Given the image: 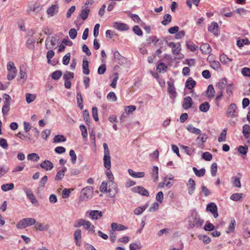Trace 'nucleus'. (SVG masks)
Masks as SVG:
<instances>
[{
  "label": "nucleus",
  "instance_id": "nucleus-2",
  "mask_svg": "<svg viewBox=\"0 0 250 250\" xmlns=\"http://www.w3.org/2000/svg\"><path fill=\"white\" fill-rule=\"evenodd\" d=\"M103 147L104 149V165L106 169L111 168V157L110 156V151L106 143H104Z\"/></svg>",
  "mask_w": 250,
  "mask_h": 250
},
{
  "label": "nucleus",
  "instance_id": "nucleus-22",
  "mask_svg": "<svg viewBox=\"0 0 250 250\" xmlns=\"http://www.w3.org/2000/svg\"><path fill=\"white\" fill-rule=\"evenodd\" d=\"M83 227L85 229L88 230V231L91 233H93L95 231L94 227L89 221H86L85 220V222L84 223Z\"/></svg>",
  "mask_w": 250,
  "mask_h": 250
},
{
  "label": "nucleus",
  "instance_id": "nucleus-58",
  "mask_svg": "<svg viewBox=\"0 0 250 250\" xmlns=\"http://www.w3.org/2000/svg\"><path fill=\"white\" fill-rule=\"evenodd\" d=\"M35 42V40H31L30 39H28L26 42L27 47L30 49H34L35 46L34 43Z\"/></svg>",
  "mask_w": 250,
  "mask_h": 250
},
{
  "label": "nucleus",
  "instance_id": "nucleus-52",
  "mask_svg": "<svg viewBox=\"0 0 250 250\" xmlns=\"http://www.w3.org/2000/svg\"><path fill=\"white\" fill-rule=\"evenodd\" d=\"M10 104H8L7 102L4 103V105L2 108V112L3 116H5L7 115L8 112L9 110Z\"/></svg>",
  "mask_w": 250,
  "mask_h": 250
},
{
  "label": "nucleus",
  "instance_id": "nucleus-48",
  "mask_svg": "<svg viewBox=\"0 0 250 250\" xmlns=\"http://www.w3.org/2000/svg\"><path fill=\"white\" fill-rule=\"evenodd\" d=\"M235 221L234 219H232L229 226L228 230L226 231L227 233H229L234 231L235 229Z\"/></svg>",
  "mask_w": 250,
  "mask_h": 250
},
{
  "label": "nucleus",
  "instance_id": "nucleus-5",
  "mask_svg": "<svg viewBox=\"0 0 250 250\" xmlns=\"http://www.w3.org/2000/svg\"><path fill=\"white\" fill-rule=\"evenodd\" d=\"M24 191L25 192L26 195L29 200L31 201V202L37 206L38 205V202L37 199L36 198L35 195L33 194L32 191L28 188H23Z\"/></svg>",
  "mask_w": 250,
  "mask_h": 250
},
{
  "label": "nucleus",
  "instance_id": "nucleus-9",
  "mask_svg": "<svg viewBox=\"0 0 250 250\" xmlns=\"http://www.w3.org/2000/svg\"><path fill=\"white\" fill-rule=\"evenodd\" d=\"M168 46L172 49V53L173 54L178 55L181 50V44L180 43H175L173 42H170L168 43Z\"/></svg>",
  "mask_w": 250,
  "mask_h": 250
},
{
  "label": "nucleus",
  "instance_id": "nucleus-4",
  "mask_svg": "<svg viewBox=\"0 0 250 250\" xmlns=\"http://www.w3.org/2000/svg\"><path fill=\"white\" fill-rule=\"evenodd\" d=\"M107 183L108 185V192L110 193V197H114L118 192L117 185L113 180L109 181Z\"/></svg>",
  "mask_w": 250,
  "mask_h": 250
},
{
  "label": "nucleus",
  "instance_id": "nucleus-47",
  "mask_svg": "<svg viewBox=\"0 0 250 250\" xmlns=\"http://www.w3.org/2000/svg\"><path fill=\"white\" fill-rule=\"evenodd\" d=\"M9 72L7 75V79L9 80H13L15 78L17 75V69H13V70L8 71Z\"/></svg>",
  "mask_w": 250,
  "mask_h": 250
},
{
  "label": "nucleus",
  "instance_id": "nucleus-51",
  "mask_svg": "<svg viewBox=\"0 0 250 250\" xmlns=\"http://www.w3.org/2000/svg\"><path fill=\"white\" fill-rule=\"evenodd\" d=\"M66 141V139L63 135H57L54 138V142L55 143L64 142Z\"/></svg>",
  "mask_w": 250,
  "mask_h": 250
},
{
  "label": "nucleus",
  "instance_id": "nucleus-62",
  "mask_svg": "<svg viewBox=\"0 0 250 250\" xmlns=\"http://www.w3.org/2000/svg\"><path fill=\"white\" fill-rule=\"evenodd\" d=\"M80 128L81 131L82 135L83 137V138H86L87 137V132L86 126L82 125H80Z\"/></svg>",
  "mask_w": 250,
  "mask_h": 250
},
{
  "label": "nucleus",
  "instance_id": "nucleus-53",
  "mask_svg": "<svg viewBox=\"0 0 250 250\" xmlns=\"http://www.w3.org/2000/svg\"><path fill=\"white\" fill-rule=\"evenodd\" d=\"M248 150V147L246 146H240L238 148V151L243 155H246L247 153Z\"/></svg>",
  "mask_w": 250,
  "mask_h": 250
},
{
  "label": "nucleus",
  "instance_id": "nucleus-24",
  "mask_svg": "<svg viewBox=\"0 0 250 250\" xmlns=\"http://www.w3.org/2000/svg\"><path fill=\"white\" fill-rule=\"evenodd\" d=\"M67 168L66 167H63L62 169L59 171L56 175L55 180L59 181L62 179L64 176V173L66 171Z\"/></svg>",
  "mask_w": 250,
  "mask_h": 250
},
{
  "label": "nucleus",
  "instance_id": "nucleus-42",
  "mask_svg": "<svg viewBox=\"0 0 250 250\" xmlns=\"http://www.w3.org/2000/svg\"><path fill=\"white\" fill-rule=\"evenodd\" d=\"M227 128H224L221 133L220 134L219 137H218V141L219 142H222L223 141H225L226 140V134H227Z\"/></svg>",
  "mask_w": 250,
  "mask_h": 250
},
{
  "label": "nucleus",
  "instance_id": "nucleus-38",
  "mask_svg": "<svg viewBox=\"0 0 250 250\" xmlns=\"http://www.w3.org/2000/svg\"><path fill=\"white\" fill-rule=\"evenodd\" d=\"M14 185L13 183L4 184L1 186V188L4 191H7L13 189Z\"/></svg>",
  "mask_w": 250,
  "mask_h": 250
},
{
  "label": "nucleus",
  "instance_id": "nucleus-12",
  "mask_svg": "<svg viewBox=\"0 0 250 250\" xmlns=\"http://www.w3.org/2000/svg\"><path fill=\"white\" fill-rule=\"evenodd\" d=\"M208 30L212 33L215 36L219 35V26L217 22H212L208 28Z\"/></svg>",
  "mask_w": 250,
  "mask_h": 250
},
{
  "label": "nucleus",
  "instance_id": "nucleus-46",
  "mask_svg": "<svg viewBox=\"0 0 250 250\" xmlns=\"http://www.w3.org/2000/svg\"><path fill=\"white\" fill-rule=\"evenodd\" d=\"M36 98V96L35 94H31L30 93L26 94V101L28 104L31 103L33 102Z\"/></svg>",
  "mask_w": 250,
  "mask_h": 250
},
{
  "label": "nucleus",
  "instance_id": "nucleus-33",
  "mask_svg": "<svg viewBox=\"0 0 250 250\" xmlns=\"http://www.w3.org/2000/svg\"><path fill=\"white\" fill-rule=\"evenodd\" d=\"M42 9V7L41 5L35 4L33 7H29L28 10L27 12L28 13H31V12H34L35 13H38L39 12L41 9Z\"/></svg>",
  "mask_w": 250,
  "mask_h": 250
},
{
  "label": "nucleus",
  "instance_id": "nucleus-15",
  "mask_svg": "<svg viewBox=\"0 0 250 250\" xmlns=\"http://www.w3.org/2000/svg\"><path fill=\"white\" fill-rule=\"evenodd\" d=\"M113 27L118 30L126 31L129 29V26L127 24L124 23H120L115 22L113 23Z\"/></svg>",
  "mask_w": 250,
  "mask_h": 250
},
{
  "label": "nucleus",
  "instance_id": "nucleus-64",
  "mask_svg": "<svg viewBox=\"0 0 250 250\" xmlns=\"http://www.w3.org/2000/svg\"><path fill=\"white\" fill-rule=\"evenodd\" d=\"M69 35L71 39H75L77 35V30L74 28H71L69 31Z\"/></svg>",
  "mask_w": 250,
  "mask_h": 250
},
{
  "label": "nucleus",
  "instance_id": "nucleus-39",
  "mask_svg": "<svg viewBox=\"0 0 250 250\" xmlns=\"http://www.w3.org/2000/svg\"><path fill=\"white\" fill-rule=\"evenodd\" d=\"M27 159L29 160H33L35 162H37L40 159L39 155L35 153H32L29 154L27 155Z\"/></svg>",
  "mask_w": 250,
  "mask_h": 250
},
{
  "label": "nucleus",
  "instance_id": "nucleus-29",
  "mask_svg": "<svg viewBox=\"0 0 250 250\" xmlns=\"http://www.w3.org/2000/svg\"><path fill=\"white\" fill-rule=\"evenodd\" d=\"M242 133L245 138H248L250 134V126L248 125L245 124L243 126Z\"/></svg>",
  "mask_w": 250,
  "mask_h": 250
},
{
  "label": "nucleus",
  "instance_id": "nucleus-40",
  "mask_svg": "<svg viewBox=\"0 0 250 250\" xmlns=\"http://www.w3.org/2000/svg\"><path fill=\"white\" fill-rule=\"evenodd\" d=\"M26 220L25 218L21 220L16 225L17 228L21 229L27 227Z\"/></svg>",
  "mask_w": 250,
  "mask_h": 250
},
{
  "label": "nucleus",
  "instance_id": "nucleus-1",
  "mask_svg": "<svg viewBox=\"0 0 250 250\" xmlns=\"http://www.w3.org/2000/svg\"><path fill=\"white\" fill-rule=\"evenodd\" d=\"M188 222L189 226L193 228L194 227L197 228L201 227L203 225L204 221L201 219L199 215L195 213L194 215L193 214H192L189 219Z\"/></svg>",
  "mask_w": 250,
  "mask_h": 250
},
{
  "label": "nucleus",
  "instance_id": "nucleus-19",
  "mask_svg": "<svg viewBox=\"0 0 250 250\" xmlns=\"http://www.w3.org/2000/svg\"><path fill=\"white\" fill-rule=\"evenodd\" d=\"M40 166L46 170H51L54 167L52 163L49 160H44L40 164Z\"/></svg>",
  "mask_w": 250,
  "mask_h": 250
},
{
  "label": "nucleus",
  "instance_id": "nucleus-49",
  "mask_svg": "<svg viewBox=\"0 0 250 250\" xmlns=\"http://www.w3.org/2000/svg\"><path fill=\"white\" fill-rule=\"evenodd\" d=\"M167 65L164 62L160 63L157 67V70H158L159 72L161 73L162 71L166 72L167 70Z\"/></svg>",
  "mask_w": 250,
  "mask_h": 250
},
{
  "label": "nucleus",
  "instance_id": "nucleus-23",
  "mask_svg": "<svg viewBox=\"0 0 250 250\" xmlns=\"http://www.w3.org/2000/svg\"><path fill=\"white\" fill-rule=\"evenodd\" d=\"M196 82L191 78H189L186 82V87L188 89H192L196 85Z\"/></svg>",
  "mask_w": 250,
  "mask_h": 250
},
{
  "label": "nucleus",
  "instance_id": "nucleus-28",
  "mask_svg": "<svg viewBox=\"0 0 250 250\" xmlns=\"http://www.w3.org/2000/svg\"><path fill=\"white\" fill-rule=\"evenodd\" d=\"M215 90L213 85L209 84L207 89V95L209 98H213L215 96Z\"/></svg>",
  "mask_w": 250,
  "mask_h": 250
},
{
  "label": "nucleus",
  "instance_id": "nucleus-16",
  "mask_svg": "<svg viewBox=\"0 0 250 250\" xmlns=\"http://www.w3.org/2000/svg\"><path fill=\"white\" fill-rule=\"evenodd\" d=\"M59 11V6L57 4L52 5L47 10V14L51 17L54 16Z\"/></svg>",
  "mask_w": 250,
  "mask_h": 250
},
{
  "label": "nucleus",
  "instance_id": "nucleus-3",
  "mask_svg": "<svg viewBox=\"0 0 250 250\" xmlns=\"http://www.w3.org/2000/svg\"><path fill=\"white\" fill-rule=\"evenodd\" d=\"M93 193V188L89 186L83 188L81 191V198L83 200L89 198Z\"/></svg>",
  "mask_w": 250,
  "mask_h": 250
},
{
  "label": "nucleus",
  "instance_id": "nucleus-14",
  "mask_svg": "<svg viewBox=\"0 0 250 250\" xmlns=\"http://www.w3.org/2000/svg\"><path fill=\"white\" fill-rule=\"evenodd\" d=\"M74 239L76 243V245L80 246L81 245L82 231L80 229H77L74 234Z\"/></svg>",
  "mask_w": 250,
  "mask_h": 250
},
{
  "label": "nucleus",
  "instance_id": "nucleus-56",
  "mask_svg": "<svg viewBox=\"0 0 250 250\" xmlns=\"http://www.w3.org/2000/svg\"><path fill=\"white\" fill-rule=\"evenodd\" d=\"M71 54L70 53H66L63 57L62 63L64 65H67L70 60Z\"/></svg>",
  "mask_w": 250,
  "mask_h": 250
},
{
  "label": "nucleus",
  "instance_id": "nucleus-32",
  "mask_svg": "<svg viewBox=\"0 0 250 250\" xmlns=\"http://www.w3.org/2000/svg\"><path fill=\"white\" fill-rule=\"evenodd\" d=\"M187 129L190 133L193 134H200L201 133V130L191 125H188L187 127Z\"/></svg>",
  "mask_w": 250,
  "mask_h": 250
},
{
  "label": "nucleus",
  "instance_id": "nucleus-11",
  "mask_svg": "<svg viewBox=\"0 0 250 250\" xmlns=\"http://www.w3.org/2000/svg\"><path fill=\"white\" fill-rule=\"evenodd\" d=\"M193 101L191 98L187 96L184 99L182 107L184 109L187 110L191 107Z\"/></svg>",
  "mask_w": 250,
  "mask_h": 250
},
{
  "label": "nucleus",
  "instance_id": "nucleus-55",
  "mask_svg": "<svg viewBox=\"0 0 250 250\" xmlns=\"http://www.w3.org/2000/svg\"><path fill=\"white\" fill-rule=\"evenodd\" d=\"M62 73L61 70H56L52 74V78L55 80H58L62 76Z\"/></svg>",
  "mask_w": 250,
  "mask_h": 250
},
{
  "label": "nucleus",
  "instance_id": "nucleus-63",
  "mask_svg": "<svg viewBox=\"0 0 250 250\" xmlns=\"http://www.w3.org/2000/svg\"><path fill=\"white\" fill-rule=\"evenodd\" d=\"M107 99L112 102H115L117 100V97L113 92H109L107 95Z\"/></svg>",
  "mask_w": 250,
  "mask_h": 250
},
{
  "label": "nucleus",
  "instance_id": "nucleus-45",
  "mask_svg": "<svg viewBox=\"0 0 250 250\" xmlns=\"http://www.w3.org/2000/svg\"><path fill=\"white\" fill-rule=\"evenodd\" d=\"M220 61L224 64H227L232 61V59L229 58L226 55L222 54L220 56Z\"/></svg>",
  "mask_w": 250,
  "mask_h": 250
},
{
  "label": "nucleus",
  "instance_id": "nucleus-54",
  "mask_svg": "<svg viewBox=\"0 0 250 250\" xmlns=\"http://www.w3.org/2000/svg\"><path fill=\"white\" fill-rule=\"evenodd\" d=\"M242 195L243 193H236L233 194L230 196V198L231 200L233 201H237L240 200L242 198Z\"/></svg>",
  "mask_w": 250,
  "mask_h": 250
},
{
  "label": "nucleus",
  "instance_id": "nucleus-60",
  "mask_svg": "<svg viewBox=\"0 0 250 250\" xmlns=\"http://www.w3.org/2000/svg\"><path fill=\"white\" fill-rule=\"evenodd\" d=\"M211 174L212 176H215L217 171V165L215 163L212 164L211 166Z\"/></svg>",
  "mask_w": 250,
  "mask_h": 250
},
{
  "label": "nucleus",
  "instance_id": "nucleus-21",
  "mask_svg": "<svg viewBox=\"0 0 250 250\" xmlns=\"http://www.w3.org/2000/svg\"><path fill=\"white\" fill-rule=\"evenodd\" d=\"M128 172L130 175L134 178H143L145 176V173L144 172H135L133 170L129 169Z\"/></svg>",
  "mask_w": 250,
  "mask_h": 250
},
{
  "label": "nucleus",
  "instance_id": "nucleus-41",
  "mask_svg": "<svg viewBox=\"0 0 250 250\" xmlns=\"http://www.w3.org/2000/svg\"><path fill=\"white\" fill-rule=\"evenodd\" d=\"M148 207L147 205H146L142 207H140L135 208L134 213L135 215H138L141 214Z\"/></svg>",
  "mask_w": 250,
  "mask_h": 250
},
{
  "label": "nucleus",
  "instance_id": "nucleus-25",
  "mask_svg": "<svg viewBox=\"0 0 250 250\" xmlns=\"http://www.w3.org/2000/svg\"><path fill=\"white\" fill-rule=\"evenodd\" d=\"M227 85V79L224 78L222 79L220 82L217 83L216 86L222 91Z\"/></svg>",
  "mask_w": 250,
  "mask_h": 250
},
{
  "label": "nucleus",
  "instance_id": "nucleus-59",
  "mask_svg": "<svg viewBox=\"0 0 250 250\" xmlns=\"http://www.w3.org/2000/svg\"><path fill=\"white\" fill-rule=\"evenodd\" d=\"M168 92L170 94V97L172 99H174L176 97V92L174 87L168 88Z\"/></svg>",
  "mask_w": 250,
  "mask_h": 250
},
{
  "label": "nucleus",
  "instance_id": "nucleus-57",
  "mask_svg": "<svg viewBox=\"0 0 250 250\" xmlns=\"http://www.w3.org/2000/svg\"><path fill=\"white\" fill-rule=\"evenodd\" d=\"M83 116L84 121H85L86 124H88L90 122L89 121V114L87 110H85L83 111Z\"/></svg>",
  "mask_w": 250,
  "mask_h": 250
},
{
  "label": "nucleus",
  "instance_id": "nucleus-50",
  "mask_svg": "<svg viewBox=\"0 0 250 250\" xmlns=\"http://www.w3.org/2000/svg\"><path fill=\"white\" fill-rule=\"evenodd\" d=\"M89 12V9L84 8L82 9L80 14V16L83 20H85L87 19L88 14Z\"/></svg>",
  "mask_w": 250,
  "mask_h": 250
},
{
  "label": "nucleus",
  "instance_id": "nucleus-35",
  "mask_svg": "<svg viewBox=\"0 0 250 250\" xmlns=\"http://www.w3.org/2000/svg\"><path fill=\"white\" fill-rule=\"evenodd\" d=\"M231 183L233 186L236 188H241V185L239 178L236 177H232L231 178Z\"/></svg>",
  "mask_w": 250,
  "mask_h": 250
},
{
  "label": "nucleus",
  "instance_id": "nucleus-43",
  "mask_svg": "<svg viewBox=\"0 0 250 250\" xmlns=\"http://www.w3.org/2000/svg\"><path fill=\"white\" fill-rule=\"evenodd\" d=\"M158 167L157 166H154L152 169V177L154 181H156L158 179Z\"/></svg>",
  "mask_w": 250,
  "mask_h": 250
},
{
  "label": "nucleus",
  "instance_id": "nucleus-7",
  "mask_svg": "<svg viewBox=\"0 0 250 250\" xmlns=\"http://www.w3.org/2000/svg\"><path fill=\"white\" fill-rule=\"evenodd\" d=\"M206 210L210 212L215 218L218 216L217 207L214 203L211 202L208 204L207 206Z\"/></svg>",
  "mask_w": 250,
  "mask_h": 250
},
{
  "label": "nucleus",
  "instance_id": "nucleus-20",
  "mask_svg": "<svg viewBox=\"0 0 250 250\" xmlns=\"http://www.w3.org/2000/svg\"><path fill=\"white\" fill-rule=\"evenodd\" d=\"M200 50L203 54H208L211 52L212 49L208 43H204L200 46Z\"/></svg>",
  "mask_w": 250,
  "mask_h": 250
},
{
  "label": "nucleus",
  "instance_id": "nucleus-27",
  "mask_svg": "<svg viewBox=\"0 0 250 250\" xmlns=\"http://www.w3.org/2000/svg\"><path fill=\"white\" fill-rule=\"evenodd\" d=\"M88 61L83 59V74L88 75L90 71L88 68Z\"/></svg>",
  "mask_w": 250,
  "mask_h": 250
},
{
  "label": "nucleus",
  "instance_id": "nucleus-61",
  "mask_svg": "<svg viewBox=\"0 0 250 250\" xmlns=\"http://www.w3.org/2000/svg\"><path fill=\"white\" fill-rule=\"evenodd\" d=\"M202 158L206 161H209L212 159V156L210 153L206 152L202 154Z\"/></svg>",
  "mask_w": 250,
  "mask_h": 250
},
{
  "label": "nucleus",
  "instance_id": "nucleus-26",
  "mask_svg": "<svg viewBox=\"0 0 250 250\" xmlns=\"http://www.w3.org/2000/svg\"><path fill=\"white\" fill-rule=\"evenodd\" d=\"M180 147L181 148L185 150V152L186 153V154L189 156L192 155L195 151L194 148H190L188 146H185L184 145H180Z\"/></svg>",
  "mask_w": 250,
  "mask_h": 250
},
{
  "label": "nucleus",
  "instance_id": "nucleus-44",
  "mask_svg": "<svg viewBox=\"0 0 250 250\" xmlns=\"http://www.w3.org/2000/svg\"><path fill=\"white\" fill-rule=\"evenodd\" d=\"M250 42L248 39L239 40L237 41V45L239 47H242L244 44H249Z\"/></svg>",
  "mask_w": 250,
  "mask_h": 250
},
{
  "label": "nucleus",
  "instance_id": "nucleus-31",
  "mask_svg": "<svg viewBox=\"0 0 250 250\" xmlns=\"http://www.w3.org/2000/svg\"><path fill=\"white\" fill-rule=\"evenodd\" d=\"M210 107V105L208 102H205L199 106V110L204 112H207Z\"/></svg>",
  "mask_w": 250,
  "mask_h": 250
},
{
  "label": "nucleus",
  "instance_id": "nucleus-36",
  "mask_svg": "<svg viewBox=\"0 0 250 250\" xmlns=\"http://www.w3.org/2000/svg\"><path fill=\"white\" fill-rule=\"evenodd\" d=\"M77 100L78 106L81 109H83V99L80 93H78L77 94Z\"/></svg>",
  "mask_w": 250,
  "mask_h": 250
},
{
  "label": "nucleus",
  "instance_id": "nucleus-34",
  "mask_svg": "<svg viewBox=\"0 0 250 250\" xmlns=\"http://www.w3.org/2000/svg\"><path fill=\"white\" fill-rule=\"evenodd\" d=\"M35 229L40 231H43L44 230H47L48 227L47 225L45 226L43 223H36L35 226Z\"/></svg>",
  "mask_w": 250,
  "mask_h": 250
},
{
  "label": "nucleus",
  "instance_id": "nucleus-6",
  "mask_svg": "<svg viewBox=\"0 0 250 250\" xmlns=\"http://www.w3.org/2000/svg\"><path fill=\"white\" fill-rule=\"evenodd\" d=\"M237 106L235 104H231L228 108L227 116L229 118H233L237 116Z\"/></svg>",
  "mask_w": 250,
  "mask_h": 250
},
{
  "label": "nucleus",
  "instance_id": "nucleus-8",
  "mask_svg": "<svg viewBox=\"0 0 250 250\" xmlns=\"http://www.w3.org/2000/svg\"><path fill=\"white\" fill-rule=\"evenodd\" d=\"M133 192L139 193L142 195L148 196V191L142 186H137L132 188Z\"/></svg>",
  "mask_w": 250,
  "mask_h": 250
},
{
  "label": "nucleus",
  "instance_id": "nucleus-30",
  "mask_svg": "<svg viewBox=\"0 0 250 250\" xmlns=\"http://www.w3.org/2000/svg\"><path fill=\"white\" fill-rule=\"evenodd\" d=\"M171 20L172 17L171 15L169 14H167L164 15L163 20L162 21L161 23L164 25H167L171 21Z\"/></svg>",
  "mask_w": 250,
  "mask_h": 250
},
{
  "label": "nucleus",
  "instance_id": "nucleus-13",
  "mask_svg": "<svg viewBox=\"0 0 250 250\" xmlns=\"http://www.w3.org/2000/svg\"><path fill=\"white\" fill-rule=\"evenodd\" d=\"M114 57L115 61L119 64L122 65L125 63V58L121 55L118 51H115L114 53Z\"/></svg>",
  "mask_w": 250,
  "mask_h": 250
},
{
  "label": "nucleus",
  "instance_id": "nucleus-37",
  "mask_svg": "<svg viewBox=\"0 0 250 250\" xmlns=\"http://www.w3.org/2000/svg\"><path fill=\"white\" fill-rule=\"evenodd\" d=\"M208 137L205 134H200L199 136L197 137V140L200 139L201 141V144L198 143V146L200 147H202L204 146V143L206 141Z\"/></svg>",
  "mask_w": 250,
  "mask_h": 250
},
{
  "label": "nucleus",
  "instance_id": "nucleus-10",
  "mask_svg": "<svg viewBox=\"0 0 250 250\" xmlns=\"http://www.w3.org/2000/svg\"><path fill=\"white\" fill-rule=\"evenodd\" d=\"M188 189V193L190 195H192L195 189L196 188V184L194 180L190 178L187 184Z\"/></svg>",
  "mask_w": 250,
  "mask_h": 250
},
{
  "label": "nucleus",
  "instance_id": "nucleus-17",
  "mask_svg": "<svg viewBox=\"0 0 250 250\" xmlns=\"http://www.w3.org/2000/svg\"><path fill=\"white\" fill-rule=\"evenodd\" d=\"M91 218L93 220H98L101 218L102 216V212L98 210H91L89 213Z\"/></svg>",
  "mask_w": 250,
  "mask_h": 250
},
{
  "label": "nucleus",
  "instance_id": "nucleus-18",
  "mask_svg": "<svg viewBox=\"0 0 250 250\" xmlns=\"http://www.w3.org/2000/svg\"><path fill=\"white\" fill-rule=\"evenodd\" d=\"M111 227L112 229V230L113 231H115L116 230H125L127 229V227L125 226L124 225L122 224H118L116 223H112L111 224Z\"/></svg>",
  "mask_w": 250,
  "mask_h": 250
}]
</instances>
